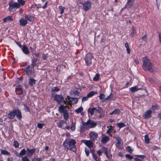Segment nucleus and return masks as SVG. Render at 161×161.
<instances>
[{"mask_svg": "<svg viewBox=\"0 0 161 161\" xmlns=\"http://www.w3.org/2000/svg\"><path fill=\"white\" fill-rule=\"evenodd\" d=\"M82 126L80 128L81 131H84V130H88L90 129L94 128L97 125V123L93 120L89 119L87 122L83 121L81 122Z\"/></svg>", "mask_w": 161, "mask_h": 161, "instance_id": "1", "label": "nucleus"}, {"mask_svg": "<svg viewBox=\"0 0 161 161\" xmlns=\"http://www.w3.org/2000/svg\"><path fill=\"white\" fill-rule=\"evenodd\" d=\"M75 143L76 142L74 139H72L70 140L69 139H66L64 142L63 145L67 149L75 152L76 150Z\"/></svg>", "mask_w": 161, "mask_h": 161, "instance_id": "2", "label": "nucleus"}, {"mask_svg": "<svg viewBox=\"0 0 161 161\" xmlns=\"http://www.w3.org/2000/svg\"><path fill=\"white\" fill-rule=\"evenodd\" d=\"M142 60L143 63V69L145 70L150 71L153 67V65L150 60L146 57L143 58Z\"/></svg>", "mask_w": 161, "mask_h": 161, "instance_id": "3", "label": "nucleus"}, {"mask_svg": "<svg viewBox=\"0 0 161 161\" xmlns=\"http://www.w3.org/2000/svg\"><path fill=\"white\" fill-rule=\"evenodd\" d=\"M15 115H16L18 119L20 120L21 119V112L18 109H14L8 114V116L10 119H13Z\"/></svg>", "mask_w": 161, "mask_h": 161, "instance_id": "4", "label": "nucleus"}, {"mask_svg": "<svg viewBox=\"0 0 161 161\" xmlns=\"http://www.w3.org/2000/svg\"><path fill=\"white\" fill-rule=\"evenodd\" d=\"M9 10L11 12H14L15 11L16 8H19L20 5L17 3H14L11 2L9 3Z\"/></svg>", "mask_w": 161, "mask_h": 161, "instance_id": "5", "label": "nucleus"}, {"mask_svg": "<svg viewBox=\"0 0 161 161\" xmlns=\"http://www.w3.org/2000/svg\"><path fill=\"white\" fill-rule=\"evenodd\" d=\"M102 109L98 107L97 108H89L88 110V112L90 113L91 116H92L94 112L100 113L101 112Z\"/></svg>", "mask_w": 161, "mask_h": 161, "instance_id": "6", "label": "nucleus"}, {"mask_svg": "<svg viewBox=\"0 0 161 161\" xmlns=\"http://www.w3.org/2000/svg\"><path fill=\"white\" fill-rule=\"evenodd\" d=\"M93 58V56L92 54L88 53L85 58V61L86 64L87 65H89L92 64V59Z\"/></svg>", "mask_w": 161, "mask_h": 161, "instance_id": "7", "label": "nucleus"}, {"mask_svg": "<svg viewBox=\"0 0 161 161\" xmlns=\"http://www.w3.org/2000/svg\"><path fill=\"white\" fill-rule=\"evenodd\" d=\"M83 9L86 11L88 10L91 7L92 3L89 1H87L83 3Z\"/></svg>", "mask_w": 161, "mask_h": 161, "instance_id": "8", "label": "nucleus"}, {"mask_svg": "<svg viewBox=\"0 0 161 161\" xmlns=\"http://www.w3.org/2000/svg\"><path fill=\"white\" fill-rule=\"evenodd\" d=\"M71 105H69L68 106L66 105V106H64L63 105H61L59 107L58 110L59 112L61 113H64L67 112L66 110V108H67L68 109H69L71 108Z\"/></svg>", "mask_w": 161, "mask_h": 161, "instance_id": "9", "label": "nucleus"}, {"mask_svg": "<svg viewBox=\"0 0 161 161\" xmlns=\"http://www.w3.org/2000/svg\"><path fill=\"white\" fill-rule=\"evenodd\" d=\"M82 141L90 149H91L93 146V143L92 142V140H82Z\"/></svg>", "mask_w": 161, "mask_h": 161, "instance_id": "10", "label": "nucleus"}, {"mask_svg": "<svg viewBox=\"0 0 161 161\" xmlns=\"http://www.w3.org/2000/svg\"><path fill=\"white\" fill-rule=\"evenodd\" d=\"M91 139L94 142L98 136L97 133L94 131H91L89 134Z\"/></svg>", "mask_w": 161, "mask_h": 161, "instance_id": "11", "label": "nucleus"}, {"mask_svg": "<svg viewBox=\"0 0 161 161\" xmlns=\"http://www.w3.org/2000/svg\"><path fill=\"white\" fill-rule=\"evenodd\" d=\"M68 98L69 100V101L67 103V104L71 106V104H75L77 103L78 101V99L76 98H69V97L68 96Z\"/></svg>", "mask_w": 161, "mask_h": 161, "instance_id": "12", "label": "nucleus"}, {"mask_svg": "<svg viewBox=\"0 0 161 161\" xmlns=\"http://www.w3.org/2000/svg\"><path fill=\"white\" fill-rule=\"evenodd\" d=\"M54 98L56 101L60 103L64 100V97L61 95H56L54 96Z\"/></svg>", "mask_w": 161, "mask_h": 161, "instance_id": "13", "label": "nucleus"}, {"mask_svg": "<svg viewBox=\"0 0 161 161\" xmlns=\"http://www.w3.org/2000/svg\"><path fill=\"white\" fill-rule=\"evenodd\" d=\"M135 0H128L127 3L125 5L124 8L129 9L133 5V2Z\"/></svg>", "mask_w": 161, "mask_h": 161, "instance_id": "14", "label": "nucleus"}, {"mask_svg": "<svg viewBox=\"0 0 161 161\" xmlns=\"http://www.w3.org/2000/svg\"><path fill=\"white\" fill-rule=\"evenodd\" d=\"M36 149L35 148L32 149H30L28 148H27V155L29 157L32 156L35 152Z\"/></svg>", "mask_w": 161, "mask_h": 161, "instance_id": "15", "label": "nucleus"}, {"mask_svg": "<svg viewBox=\"0 0 161 161\" xmlns=\"http://www.w3.org/2000/svg\"><path fill=\"white\" fill-rule=\"evenodd\" d=\"M22 50L23 52L26 54H28L29 53V50L27 46L24 45L22 48Z\"/></svg>", "mask_w": 161, "mask_h": 161, "instance_id": "16", "label": "nucleus"}, {"mask_svg": "<svg viewBox=\"0 0 161 161\" xmlns=\"http://www.w3.org/2000/svg\"><path fill=\"white\" fill-rule=\"evenodd\" d=\"M152 112L151 110L147 111L145 113L144 117L145 119L149 118L151 116Z\"/></svg>", "mask_w": 161, "mask_h": 161, "instance_id": "17", "label": "nucleus"}, {"mask_svg": "<svg viewBox=\"0 0 161 161\" xmlns=\"http://www.w3.org/2000/svg\"><path fill=\"white\" fill-rule=\"evenodd\" d=\"M16 91L17 94H19L21 93L22 91V88L20 86H18L16 88Z\"/></svg>", "mask_w": 161, "mask_h": 161, "instance_id": "18", "label": "nucleus"}, {"mask_svg": "<svg viewBox=\"0 0 161 161\" xmlns=\"http://www.w3.org/2000/svg\"><path fill=\"white\" fill-rule=\"evenodd\" d=\"M136 30L134 27V26L132 27L131 31L130 33V36L131 37H133L135 36L136 34Z\"/></svg>", "mask_w": 161, "mask_h": 161, "instance_id": "19", "label": "nucleus"}, {"mask_svg": "<svg viewBox=\"0 0 161 161\" xmlns=\"http://www.w3.org/2000/svg\"><path fill=\"white\" fill-rule=\"evenodd\" d=\"M19 23L20 25L25 26L27 24V21L24 19H21L19 20Z\"/></svg>", "mask_w": 161, "mask_h": 161, "instance_id": "20", "label": "nucleus"}, {"mask_svg": "<svg viewBox=\"0 0 161 161\" xmlns=\"http://www.w3.org/2000/svg\"><path fill=\"white\" fill-rule=\"evenodd\" d=\"M140 89H141V88H138L137 86H135L132 87H131L130 89V91L132 92H134Z\"/></svg>", "mask_w": 161, "mask_h": 161, "instance_id": "21", "label": "nucleus"}, {"mask_svg": "<svg viewBox=\"0 0 161 161\" xmlns=\"http://www.w3.org/2000/svg\"><path fill=\"white\" fill-rule=\"evenodd\" d=\"M109 140V137L108 136H104L102 138L101 141L103 143H105L108 141Z\"/></svg>", "mask_w": 161, "mask_h": 161, "instance_id": "22", "label": "nucleus"}, {"mask_svg": "<svg viewBox=\"0 0 161 161\" xmlns=\"http://www.w3.org/2000/svg\"><path fill=\"white\" fill-rule=\"evenodd\" d=\"M8 20H13V18L12 16H8L3 19V21L4 22H6Z\"/></svg>", "mask_w": 161, "mask_h": 161, "instance_id": "23", "label": "nucleus"}, {"mask_svg": "<svg viewBox=\"0 0 161 161\" xmlns=\"http://www.w3.org/2000/svg\"><path fill=\"white\" fill-rule=\"evenodd\" d=\"M75 124L76 123L75 121L73 122L72 121L71 125L70 127V129L72 131H74L75 128Z\"/></svg>", "mask_w": 161, "mask_h": 161, "instance_id": "24", "label": "nucleus"}, {"mask_svg": "<svg viewBox=\"0 0 161 161\" xmlns=\"http://www.w3.org/2000/svg\"><path fill=\"white\" fill-rule=\"evenodd\" d=\"M31 68L30 66H28L26 68V72L28 75H30L31 73L32 70L30 69Z\"/></svg>", "mask_w": 161, "mask_h": 161, "instance_id": "25", "label": "nucleus"}, {"mask_svg": "<svg viewBox=\"0 0 161 161\" xmlns=\"http://www.w3.org/2000/svg\"><path fill=\"white\" fill-rule=\"evenodd\" d=\"M37 59L36 58H33L32 59V64H31V65L32 67H34L36 65V62H37Z\"/></svg>", "mask_w": 161, "mask_h": 161, "instance_id": "26", "label": "nucleus"}, {"mask_svg": "<svg viewBox=\"0 0 161 161\" xmlns=\"http://www.w3.org/2000/svg\"><path fill=\"white\" fill-rule=\"evenodd\" d=\"M1 153L3 155H7L8 156H9L10 155V153L8 152V151L6 150H1Z\"/></svg>", "mask_w": 161, "mask_h": 161, "instance_id": "27", "label": "nucleus"}, {"mask_svg": "<svg viewBox=\"0 0 161 161\" xmlns=\"http://www.w3.org/2000/svg\"><path fill=\"white\" fill-rule=\"evenodd\" d=\"M25 19L26 20H27L31 21H33L34 20L33 17L32 16H28L27 15H25Z\"/></svg>", "mask_w": 161, "mask_h": 161, "instance_id": "28", "label": "nucleus"}, {"mask_svg": "<svg viewBox=\"0 0 161 161\" xmlns=\"http://www.w3.org/2000/svg\"><path fill=\"white\" fill-rule=\"evenodd\" d=\"M36 80L33 78H31L29 80V84L31 86H33L35 84Z\"/></svg>", "mask_w": 161, "mask_h": 161, "instance_id": "29", "label": "nucleus"}, {"mask_svg": "<svg viewBox=\"0 0 161 161\" xmlns=\"http://www.w3.org/2000/svg\"><path fill=\"white\" fill-rule=\"evenodd\" d=\"M113 97V95L111 93L109 96H108L107 97L105 98L104 101H106L107 100H108L112 99Z\"/></svg>", "mask_w": 161, "mask_h": 161, "instance_id": "30", "label": "nucleus"}, {"mask_svg": "<svg viewBox=\"0 0 161 161\" xmlns=\"http://www.w3.org/2000/svg\"><path fill=\"white\" fill-rule=\"evenodd\" d=\"M145 141L146 143L148 144L149 143L150 139L149 138L148 136L147 135L145 136Z\"/></svg>", "mask_w": 161, "mask_h": 161, "instance_id": "31", "label": "nucleus"}, {"mask_svg": "<svg viewBox=\"0 0 161 161\" xmlns=\"http://www.w3.org/2000/svg\"><path fill=\"white\" fill-rule=\"evenodd\" d=\"M83 110V108L82 107H81L75 110V112L77 114L81 112Z\"/></svg>", "mask_w": 161, "mask_h": 161, "instance_id": "32", "label": "nucleus"}, {"mask_svg": "<svg viewBox=\"0 0 161 161\" xmlns=\"http://www.w3.org/2000/svg\"><path fill=\"white\" fill-rule=\"evenodd\" d=\"M117 125L120 128L126 126L123 123H118L117 124Z\"/></svg>", "mask_w": 161, "mask_h": 161, "instance_id": "33", "label": "nucleus"}, {"mask_svg": "<svg viewBox=\"0 0 161 161\" xmlns=\"http://www.w3.org/2000/svg\"><path fill=\"white\" fill-rule=\"evenodd\" d=\"M119 112L120 111L119 109H116L113 111L112 113H110V114H119Z\"/></svg>", "mask_w": 161, "mask_h": 161, "instance_id": "34", "label": "nucleus"}, {"mask_svg": "<svg viewBox=\"0 0 161 161\" xmlns=\"http://www.w3.org/2000/svg\"><path fill=\"white\" fill-rule=\"evenodd\" d=\"M65 122L63 120H60L58 123V126L59 127H61Z\"/></svg>", "mask_w": 161, "mask_h": 161, "instance_id": "35", "label": "nucleus"}, {"mask_svg": "<svg viewBox=\"0 0 161 161\" xmlns=\"http://www.w3.org/2000/svg\"><path fill=\"white\" fill-rule=\"evenodd\" d=\"M26 151L25 149H22L20 153L19 154L20 155V157H22L23 155H25L26 153Z\"/></svg>", "mask_w": 161, "mask_h": 161, "instance_id": "36", "label": "nucleus"}, {"mask_svg": "<svg viewBox=\"0 0 161 161\" xmlns=\"http://www.w3.org/2000/svg\"><path fill=\"white\" fill-rule=\"evenodd\" d=\"M114 128V127L113 126H110V128L108 129L107 131V133L108 134H110L111 133L113 130Z\"/></svg>", "mask_w": 161, "mask_h": 161, "instance_id": "37", "label": "nucleus"}, {"mask_svg": "<svg viewBox=\"0 0 161 161\" xmlns=\"http://www.w3.org/2000/svg\"><path fill=\"white\" fill-rule=\"evenodd\" d=\"M100 75L99 74H96L95 76L93 78V80L95 81L98 80L99 78Z\"/></svg>", "mask_w": 161, "mask_h": 161, "instance_id": "38", "label": "nucleus"}, {"mask_svg": "<svg viewBox=\"0 0 161 161\" xmlns=\"http://www.w3.org/2000/svg\"><path fill=\"white\" fill-rule=\"evenodd\" d=\"M95 94V93L94 92L92 91L89 93H88L87 95V96L89 97H92Z\"/></svg>", "mask_w": 161, "mask_h": 161, "instance_id": "39", "label": "nucleus"}, {"mask_svg": "<svg viewBox=\"0 0 161 161\" xmlns=\"http://www.w3.org/2000/svg\"><path fill=\"white\" fill-rule=\"evenodd\" d=\"M18 2L19 3L18 4H19V5H24L25 4V1L23 0H18Z\"/></svg>", "mask_w": 161, "mask_h": 161, "instance_id": "40", "label": "nucleus"}, {"mask_svg": "<svg viewBox=\"0 0 161 161\" xmlns=\"http://www.w3.org/2000/svg\"><path fill=\"white\" fill-rule=\"evenodd\" d=\"M59 8L60 10V14H62L64 13V11L65 9V7L60 6H59Z\"/></svg>", "mask_w": 161, "mask_h": 161, "instance_id": "41", "label": "nucleus"}, {"mask_svg": "<svg viewBox=\"0 0 161 161\" xmlns=\"http://www.w3.org/2000/svg\"><path fill=\"white\" fill-rule=\"evenodd\" d=\"M14 145L16 148L19 147V143L16 141H14Z\"/></svg>", "mask_w": 161, "mask_h": 161, "instance_id": "42", "label": "nucleus"}, {"mask_svg": "<svg viewBox=\"0 0 161 161\" xmlns=\"http://www.w3.org/2000/svg\"><path fill=\"white\" fill-rule=\"evenodd\" d=\"M116 146L119 149H122V147L121 145V142H117L116 144Z\"/></svg>", "mask_w": 161, "mask_h": 161, "instance_id": "43", "label": "nucleus"}, {"mask_svg": "<svg viewBox=\"0 0 161 161\" xmlns=\"http://www.w3.org/2000/svg\"><path fill=\"white\" fill-rule=\"evenodd\" d=\"M63 116L65 120H67L68 119L69 117V114H68L67 112L64 113Z\"/></svg>", "mask_w": 161, "mask_h": 161, "instance_id": "44", "label": "nucleus"}, {"mask_svg": "<svg viewBox=\"0 0 161 161\" xmlns=\"http://www.w3.org/2000/svg\"><path fill=\"white\" fill-rule=\"evenodd\" d=\"M53 92H58L59 91V89L57 87H53L52 89Z\"/></svg>", "mask_w": 161, "mask_h": 161, "instance_id": "45", "label": "nucleus"}, {"mask_svg": "<svg viewBox=\"0 0 161 161\" xmlns=\"http://www.w3.org/2000/svg\"><path fill=\"white\" fill-rule=\"evenodd\" d=\"M22 161H30V160L27 156H25L22 158Z\"/></svg>", "mask_w": 161, "mask_h": 161, "instance_id": "46", "label": "nucleus"}, {"mask_svg": "<svg viewBox=\"0 0 161 161\" xmlns=\"http://www.w3.org/2000/svg\"><path fill=\"white\" fill-rule=\"evenodd\" d=\"M103 150L104 151L105 154L107 156H108V149L106 147H104L102 148Z\"/></svg>", "mask_w": 161, "mask_h": 161, "instance_id": "47", "label": "nucleus"}, {"mask_svg": "<svg viewBox=\"0 0 161 161\" xmlns=\"http://www.w3.org/2000/svg\"><path fill=\"white\" fill-rule=\"evenodd\" d=\"M126 150L130 153H131L133 151V150L130 147V146L127 147L126 148Z\"/></svg>", "mask_w": 161, "mask_h": 161, "instance_id": "48", "label": "nucleus"}, {"mask_svg": "<svg viewBox=\"0 0 161 161\" xmlns=\"http://www.w3.org/2000/svg\"><path fill=\"white\" fill-rule=\"evenodd\" d=\"M45 125L44 124H43L42 123H38L37 124V127L39 128L42 129L43 126Z\"/></svg>", "mask_w": 161, "mask_h": 161, "instance_id": "49", "label": "nucleus"}, {"mask_svg": "<svg viewBox=\"0 0 161 161\" xmlns=\"http://www.w3.org/2000/svg\"><path fill=\"white\" fill-rule=\"evenodd\" d=\"M93 158L96 161H99V159L98 158L97 156L95 154H93V155H92Z\"/></svg>", "mask_w": 161, "mask_h": 161, "instance_id": "50", "label": "nucleus"}, {"mask_svg": "<svg viewBox=\"0 0 161 161\" xmlns=\"http://www.w3.org/2000/svg\"><path fill=\"white\" fill-rule=\"evenodd\" d=\"M100 100H102L104 99L105 97V95L103 94H101L99 96Z\"/></svg>", "mask_w": 161, "mask_h": 161, "instance_id": "51", "label": "nucleus"}, {"mask_svg": "<svg viewBox=\"0 0 161 161\" xmlns=\"http://www.w3.org/2000/svg\"><path fill=\"white\" fill-rule=\"evenodd\" d=\"M85 152L86 155L88 156L89 154V150L86 147L85 148Z\"/></svg>", "mask_w": 161, "mask_h": 161, "instance_id": "52", "label": "nucleus"}, {"mask_svg": "<svg viewBox=\"0 0 161 161\" xmlns=\"http://www.w3.org/2000/svg\"><path fill=\"white\" fill-rule=\"evenodd\" d=\"M88 98H89V97H88L87 95V96L86 97H83L82 98V102L87 100H88Z\"/></svg>", "mask_w": 161, "mask_h": 161, "instance_id": "53", "label": "nucleus"}, {"mask_svg": "<svg viewBox=\"0 0 161 161\" xmlns=\"http://www.w3.org/2000/svg\"><path fill=\"white\" fill-rule=\"evenodd\" d=\"M116 140H117V142H121V138L119 137H114Z\"/></svg>", "mask_w": 161, "mask_h": 161, "instance_id": "54", "label": "nucleus"}, {"mask_svg": "<svg viewBox=\"0 0 161 161\" xmlns=\"http://www.w3.org/2000/svg\"><path fill=\"white\" fill-rule=\"evenodd\" d=\"M126 157L127 158H129L130 159H131L133 158L132 156L128 154H127L126 155Z\"/></svg>", "mask_w": 161, "mask_h": 161, "instance_id": "55", "label": "nucleus"}, {"mask_svg": "<svg viewBox=\"0 0 161 161\" xmlns=\"http://www.w3.org/2000/svg\"><path fill=\"white\" fill-rule=\"evenodd\" d=\"M136 156L139 158L143 159L145 158V156L144 155H137Z\"/></svg>", "mask_w": 161, "mask_h": 161, "instance_id": "56", "label": "nucleus"}, {"mask_svg": "<svg viewBox=\"0 0 161 161\" xmlns=\"http://www.w3.org/2000/svg\"><path fill=\"white\" fill-rule=\"evenodd\" d=\"M14 154L16 155L18 157H20V155L19 153H18L16 151H14Z\"/></svg>", "mask_w": 161, "mask_h": 161, "instance_id": "57", "label": "nucleus"}, {"mask_svg": "<svg viewBox=\"0 0 161 161\" xmlns=\"http://www.w3.org/2000/svg\"><path fill=\"white\" fill-rule=\"evenodd\" d=\"M147 36L146 35H145L144 36L142 37V39L144 41H146L147 40Z\"/></svg>", "mask_w": 161, "mask_h": 161, "instance_id": "58", "label": "nucleus"}, {"mask_svg": "<svg viewBox=\"0 0 161 161\" xmlns=\"http://www.w3.org/2000/svg\"><path fill=\"white\" fill-rule=\"evenodd\" d=\"M152 108L154 109H156L158 108V106L157 105H154L153 106Z\"/></svg>", "mask_w": 161, "mask_h": 161, "instance_id": "59", "label": "nucleus"}, {"mask_svg": "<svg viewBox=\"0 0 161 161\" xmlns=\"http://www.w3.org/2000/svg\"><path fill=\"white\" fill-rule=\"evenodd\" d=\"M97 154L99 155V156H101L102 154V152L100 150H98L97 152Z\"/></svg>", "mask_w": 161, "mask_h": 161, "instance_id": "60", "label": "nucleus"}, {"mask_svg": "<svg viewBox=\"0 0 161 161\" xmlns=\"http://www.w3.org/2000/svg\"><path fill=\"white\" fill-rule=\"evenodd\" d=\"M126 50L127 51V53L128 54H130V50L129 48V47L126 48Z\"/></svg>", "mask_w": 161, "mask_h": 161, "instance_id": "61", "label": "nucleus"}, {"mask_svg": "<svg viewBox=\"0 0 161 161\" xmlns=\"http://www.w3.org/2000/svg\"><path fill=\"white\" fill-rule=\"evenodd\" d=\"M42 57L43 60L46 59L47 56L44 54H43L42 56Z\"/></svg>", "mask_w": 161, "mask_h": 161, "instance_id": "62", "label": "nucleus"}, {"mask_svg": "<svg viewBox=\"0 0 161 161\" xmlns=\"http://www.w3.org/2000/svg\"><path fill=\"white\" fill-rule=\"evenodd\" d=\"M7 161H13V159L12 157L8 158V159Z\"/></svg>", "mask_w": 161, "mask_h": 161, "instance_id": "63", "label": "nucleus"}, {"mask_svg": "<svg viewBox=\"0 0 161 161\" xmlns=\"http://www.w3.org/2000/svg\"><path fill=\"white\" fill-rule=\"evenodd\" d=\"M36 159L37 161H42V159L41 158H37Z\"/></svg>", "mask_w": 161, "mask_h": 161, "instance_id": "64", "label": "nucleus"}]
</instances>
